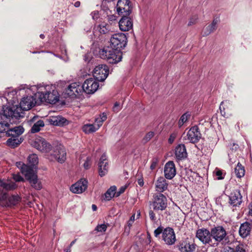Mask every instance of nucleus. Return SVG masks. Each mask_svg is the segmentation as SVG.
Here are the masks:
<instances>
[{
	"label": "nucleus",
	"instance_id": "obj_30",
	"mask_svg": "<svg viewBox=\"0 0 252 252\" xmlns=\"http://www.w3.org/2000/svg\"><path fill=\"white\" fill-rule=\"evenodd\" d=\"M66 120L60 116L51 117L49 120V123L54 126H63L65 123Z\"/></svg>",
	"mask_w": 252,
	"mask_h": 252
},
{
	"label": "nucleus",
	"instance_id": "obj_28",
	"mask_svg": "<svg viewBox=\"0 0 252 252\" xmlns=\"http://www.w3.org/2000/svg\"><path fill=\"white\" fill-rule=\"evenodd\" d=\"M112 48V50L111 52L112 53H110V58H112V59H114V61L113 62H108L110 63H117L118 62H120L122 58V53L120 52V50H118L117 49H116L115 48Z\"/></svg>",
	"mask_w": 252,
	"mask_h": 252
},
{
	"label": "nucleus",
	"instance_id": "obj_37",
	"mask_svg": "<svg viewBox=\"0 0 252 252\" xmlns=\"http://www.w3.org/2000/svg\"><path fill=\"white\" fill-rule=\"evenodd\" d=\"M44 126V123L43 121L39 120L33 125L31 129V132L32 133L38 132L40 128Z\"/></svg>",
	"mask_w": 252,
	"mask_h": 252
},
{
	"label": "nucleus",
	"instance_id": "obj_14",
	"mask_svg": "<svg viewBox=\"0 0 252 252\" xmlns=\"http://www.w3.org/2000/svg\"><path fill=\"white\" fill-rule=\"evenodd\" d=\"M201 136V134L198 126H195L190 128L186 135L184 137V139L188 140L191 143H195L199 140Z\"/></svg>",
	"mask_w": 252,
	"mask_h": 252
},
{
	"label": "nucleus",
	"instance_id": "obj_5",
	"mask_svg": "<svg viewBox=\"0 0 252 252\" xmlns=\"http://www.w3.org/2000/svg\"><path fill=\"white\" fill-rule=\"evenodd\" d=\"M154 200L151 205L155 211H163L167 207V199L162 193H156L154 196Z\"/></svg>",
	"mask_w": 252,
	"mask_h": 252
},
{
	"label": "nucleus",
	"instance_id": "obj_13",
	"mask_svg": "<svg viewBox=\"0 0 252 252\" xmlns=\"http://www.w3.org/2000/svg\"><path fill=\"white\" fill-rule=\"evenodd\" d=\"M162 239L166 245H173L176 241L173 229L171 227L164 228L162 232Z\"/></svg>",
	"mask_w": 252,
	"mask_h": 252
},
{
	"label": "nucleus",
	"instance_id": "obj_54",
	"mask_svg": "<svg viewBox=\"0 0 252 252\" xmlns=\"http://www.w3.org/2000/svg\"><path fill=\"white\" fill-rule=\"evenodd\" d=\"M158 163V160L157 159H153L152 161L151 165L150 166V168L152 170L154 169L157 166Z\"/></svg>",
	"mask_w": 252,
	"mask_h": 252
},
{
	"label": "nucleus",
	"instance_id": "obj_21",
	"mask_svg": "<svg viewBox=\"0 0 252 252\" xmlns=\"http://www.w3.org/2000/svg\"><path fill=\"white\" fill-rule=\"evenodd\" d=\"M175 154L177 161L185 159L187 157V152L184 144H179L175 148Z\"/></svg>",
	"mask_w": 252,
	"mask_h": 252
},
{
	"label": "nucleus",
	"instance_id": "obj_34",
	"mask_svg": "<svg viewBox=\"0 0 252 252\" xmlns=\"http://www.w3.org/2000/svg\"><path fill=\"white\" fill-rule=\"evenodd\" d=\"M98 129V126H95V125L86 124L82 127V130L86 134H89L96 131Z\"/></svg>",
	"mask_w": 252,
	"mask_h": 252
},
{
	"label": "nucleus",
	"instance_id": "obj_10",
	"mask_svg": "<svg viewBox=\"0 0 252 252\" xmlns=\"http://www.w3.org/2000/svg\"><path fill=\"white\" fill-rule=\"evenodd\" d=\"M196 237L203 244L212 245V238L211 231H210L208 229L205 228L198 229L196 232Z\"/></svg>",
	"mask_w": 252,
	"mask_h": 252
},
{
	"label": "nucleus",
	"instance_id": "obj_63",
	"mask_svg": "<svg viewBox=\"0 0 252 252\" xmlns=\"http://www.w3.org/2000/svg\"><path fill=\"white\" fill-rule=\"evenodd\" d=\"M227 102V101H222L220 103V112H221V113L222 114V110H221V108L222 107V105L224 103H226Z\"/></svg>",
	"mask_w": 252,
	"mask_h": 252
},
{
	"label": "nucleus",
	"instance_id": "obj_20",
	"mask_svg": "<svg viewBox=\"0 0 252 252\" xmlns=\"http://www.w3.org/2000/svg\"><path fill=\"white\" fill-rule=\"evenodd\" d=\"M108 163L106 156L105 154H103L98 163V171L99 174L101 177L104 176L107 174L108 170Z\"/></svg>",
	"mask_w": 252,
	"mask_h": 252
},
{
	"label": "nucleus",
	"instance_id": "obj_62",
	"mask_svg": "<svg viewBox=\"0 0 252 252\" xmlns=\"http://www.w3.org/2000/svg\"><path fill=\"white\" fill-rule=\"evenodd\" d=\"M74 6L76 7H78L80 6V2L79 1H76L75 3H74Z\"/></svg>",
	"mask_w": 252,
	"mask_h": 252
},
{
	"label": "nucleus",
	"instance_id": "obj_6",
	"mask_svg": "<svg viewBox=\"0 0 252 252\" xmlns=\"http://www.w3.org/2000/svg\"><path fill=\"white\" fill-rule=\"evenodd\" d=\"M126 35L123 33L114 34L110 39L111 47L120 51L126 46Z\"/></svg>",
	"mask_w": 252,
	"mask_h": 252
},
{
	"label": "nucleus",
	"instance_id": "obj_39",
	"mask_svg": "<svg viewBox=\"0 0 252 252\" xmlns=\"http://www.w3.org/2000/svg\"><path fill=\"white\" fill-rule=\"evenodd\" d=\"M20 197L17 194L12 195L8 198L9 205H15L20 202Z\"/></svg>",
	"mask_w": 252,
	"mask_h": 252
},
{
	"label": "nucleus",
	"instance_id": "obj_9",
	"mask_svg": "<svg viewBox=\"0 0 252 252\" xmlns=\"http://www.w3.org/2000/svg\"><path fill=\"white\" fill-rule=\"evenodd\" d=\"M109 72L108 67L105 64H99L93 71V76L98 81H103Z\"/></svg>",
	"mask_w": 252,
	"mask_h": 252
},
{
	"label": "nucleus",
	"instance_id": "obj_23",
	"mask_svg": "<svg viewBox=\"0 0 252 252\" xmlns=\"http://www.w3.org/2000/svg\"><path fill=\"white\" fill-rule=\"evenodd\" d=\"M168 184L163 177H160L156 182L155 189L158 193H161L167 189Z\"/></svg>",
	"mask_w": 252,
	"mask_h": 252
},
{
	"label": "nucleus",
	"instance_id": "obj_48",
	"mask_svg": "<svg viewBox=\"0 0 252 252\" xmlns=\"http://www.w3.org/2000/svg\"><path fill=\"white\" fill-rule=\"evenodd\" d=\"M122 109L119 102H116L113 108V111L115 112H119Z\"/></svg>",
	"mask_w": 252,
	"mask_h": 252
},
{
	"label": "nucleus",
	"instance_id": "obj_1",
	"mask_svg": "<svg viewBox=\"0 0 252 252\" xmlns=\"http://www.w3.org/2000/svg\"><path fill=\"white\" fill-rule=\"evenodd\" d=\"M33 146L39 151L46 154V158L51 161L63 163L66 160V152L61 145L52 147L44 139H37L32 143Z\"/></svg>",
	"mask_w": 252,
	"mask_h": 252
},
{
	"label": "nucleus",
	"instance_id": "obj_58",
	"mask_svg": "<svg viewBox=\"0 0 252 252\" xmlns=\"http://www.w3.org/2000/svg\"><path fill=\"white\" fill-rule=\"evenodd\" d=\"M222 173L220 171H218L216 172V175L218 176V179H222L223 177L221 176Z\"/></svg>",
	"mask_w": 252,
	"mask_h": 252
},
{
	"label": "nucleus",
	"instance_id": "obj_18",
	"mask_svg": "<svg viewBox=\"0 0 252 252\" xmlns=\"http://www.w3.org/2000/svg\"><path fill=\"white\" fill-rule=\"evenodd\" d=\"M128 15H123L122 18L119 22L120 29L122 31H128L133 26L131 19L127 17Z\"/></svg>",
	"mask_w": 252,
	"mask_h": 252
},
{
	"label": "nucleus",
	"instance_id": "obj_27",
	"mask_svg": "<svg viewBox=\"0 0 252 252\" xmlns=\"http://www.w3.org/2000/svg\"><path fill=\"white\" fill-rule=\"evenodd\" d=\"M111 50V47H106L100 50L99 52L100 57L103 60H106L108 62H113L114 59H112L110 56V53H112Z\"/></svg>",
	"mask_w": 252,
	"mask_h": 252
},
{
	"label": "nucleus",
	"instance_id": "obj_19",
	"mask_svg": "<svg viewBox=\"0 0 252 252\" xmlns=\"http://www.w3.org/2000/svg\"><path fill=\"white\" fill-rule=\"evenodd\" d=\"M242 196L238 190H234L229 196V203L233 206H239L242 203Z\"/></svg>",
	"mask_w": 252,
	"mask_h": 252
},
{
	"label": "nucleus",
	"instance_id": "obj_16",
	"mask_svg": "<svg viewBox=\"0 0 252 252\" xmlns=\"http://www.w3.org/2000/svg\"><path fill=\"white\" fill-rule=\"evenodd\" d=\"M87 187L88 181L85 179H81L77 182L72 185L70 189L74 193H81L87 189Z\"/></svg>",
	"mask_w": 252,
	"mask_h": 252
},
{
	"label": "nucleus",
	"instance_id": "obj_8",
	"mask_svg": "<svg viewBox=\"0 0 252 252\" xmlns=\"http://www.w3.org/2000/svg\"><path fill=\"white\" fill-rule=\"evenodd\" d=\"M30 89L26 85H22L18 89L13 90L7 93V101L8 103H11L13 105L18 100V95L23 94L24 93H28L27 90Z\"/></svg>",
	"mask_w": 252,
	"mask_h": 252
},
{
	"label": "nucleus",
	"instance_id": "obj_50",
	"mask_svg": "<svg viewBox=\"0 0 252 252\" xmlns=\"http://www.w3.org/2000/svg\"><path fill=\"white\" fill-rule=\"evenodd\" d=\"M126 186H122L119 189V190L116 192V197L120 196L122 193L125 192L126 189Z\"/></svg>",
	"mask_w": 252,
	"mask_h": 252
},
{
	"label": "nucleus",
	"instance_id": "obj_59",
	"mask_svg": "<svg viewBox=\"0 0 252 252\" xmlns=\"http://www.w3.org/2000/svg\"><path fill=\"white\" fill-rule=\"evenodd\" d=\"M137 182H138V185L140 186V187H142L144 185V182H143V180L142 179H139L137 181Z\"/></svg>",
	"mask_w": 252,
	"mask_h": 252
},
{
	"label": "nucleus",
	"instance_id": "obj_45",
	"mask_svg": "<svg viewBox=\"0 0 252 252\" xmlns=\"http://www.w3.org/2000/svg\"><path fill=\"white\" fill-rule=\"evenodd\" d=\"M12 178L15 182H21L24 181V178L19 174H13L12 175Z\"/></svg>",
	"mask_w": 252,
	"mask_h": 252
},
{
	"label": "nucleus",
	"instance_id": "obj_55",
	"mask_svg": "<svg viewBox=\"0 0 252 252\" xmlns=\"http://www.w3.org/2000/svg\"><path fill=\"white\" fill-rule=\"evenodd\" d=\"M84 168L86 169H88L90 166V159L89 158H87L86 160L83 165Z\"/></svg>",
	"mask_w": 252,
	"mask_h": 252
},
{
	"label": "nucleus",
	"instance_id": "obj_7",
	"mask_svg": "<svg viewBox=\"0 0 252 252\" xmlns=\"http://www.w3.org/2000/svg\"><path fill=\"white\" fill-rule=\"evenodd\" d=\"M212 239H214L218 245L219 243L226 242L228 240L226 232L221 226H218L211 228Z\"/></svg>",
	"mask_w": 252,
	"mask_h": 252
},
{
	"label": "nucleus",
	"instance_id": "obj_56",
	"mask_svg": "<svg viewBox=\"0 0 252 252\" xmlns=\"http://www.w3.org/2000/svg\"><path fill=\"white\" fill-rule=\"evenodd\" d=\"M223 252H235L234 249L230 247H226L224 248Z\"/></svg>",
	"mask_w": 252,
	"mask_h": 252
},
{
	"label": "nucleus",
	"instance_id": "obj_60",
	"mask_svg": "<svg viewBox=\"0 0 252 252\" xmlns=\"http://www.w3.org/2000/svg\"><path fill=\"white\" fill-rule=\"evenodd\" d=\"M197 18H195L193 20V19H191L188 24L189 26H190L195 23Z\"/></svg>",
	"mask_w": 252,
	"mask_h": 252
},
{
	"label": "nucleus",
	"instance_id": "obj_57",
	"mask_svg": "<svg viewBox=\"0 0 252 252\" xmlns=\"http://www.w3.org/2000/svg\"><path fill=\"white\" fill-rule=\"evenodd\" d=\"M98 117L100 118L102 122H104L107 119V115L105 113H103Z\"/></svg>",
	"mask_w": 252,
	"mask_h": 252
},
{
	"label": "nucleus",
	"instance_id": "obj_17",
	"mask_svg": "<svg viewBox=\"0 0 252 252\" xmlns=\"http://www.w3.org/2000/svg\"><path fill=\"white\" fill-rule=\"evenodd\" d=\"M164 176L166 179L171 180L173 179L176 174L175 165L173 161L166 162L164 167Z\"/></svg>",
	"mask_w": 252,
	"mask_h": 252
},
{
	"label": "nucleus",
	"instance_id": "obj_32",
	"mask_svg": "<svg viewBox=\"0 0 252 252\" xmlns=\"http://www.w3.org/2000/svg\"><path fill=\"white\" fill-rule=\"evenodd\" d=\"M23 141V139L15 136H11L9 138L7 141V145L11 148H15L17 147Z\"/></svg>",
	"mask_w": 252,
	"mask_h": 252
},
{
	"label": "nucleus",
	"instance_id": "obj_43",
	"mask_svg": "<svg viewBox=\"0 0 252 252\" xmlns=\"http://www.w3.org/2000/svg\"><path fill=\"white\" fill-rule=\"evenodd\" d=\"M235 252H246V246L243 244H239L234 249Z\"/></svg>",
	"mask_w": 252,
	"mask_h": 252
},
{
	"label": "nucleus",
	"instance_id": "obj_22",
	"mask_svg": "<svg viewBox=\"0 0 252 252\" xmlns=\"http://www.w3.org/2000/svg\"><path fill=\"white\" fill-rule=\"evenodd\" d=\"M252 225L249 222H245L242 223L240 226L239 233L240 236L244 238L248 236L252 231Z\"/></svg>",
	"mask_w": 252,
	"mask_h": 252
},
{
	"label": "nucleus",
	"instance_id": "obj_64",
	"mask_svg": "<svg viewBox=\"0 0 252 252\" xmlns=\"http://www.w3.org/2000/svg\"><path fill=\"white\" fill-rule=\"evenodd\" d=\"M92 208L94 211H95L97 210V206L94 204L92 205Z\"/></svg>",
	"mask_w": 252,
	"mask_h": 252
},
{
	"label": "nucleus",
	"instance_id": "obj_46",
	"mask_svg": "<svg viewBox=\"0 0 252 252\" xmlns=\"http://www.w3.org/2000/svg\"><path fill=\"white\" fill-rule=\"evenodd\" d=\"M164 229H163V227L161 226H159L158 228L155 230L154 233V235L156 237H158L159 234L161 233L162 234V232Z\"/></svg>",
	"mask_w": 252,
	"mask_h": 252
},
{
	"label": "nucleus",
	"instance_id": "obj_11",
	"mask_svg": "<svg viewBox=\"0 0 252 252\" xmlns=\"http://www.w3.org/2000/svg\"><path fill=\"white\" fill-rule=\"evenodd\" d=\"M83 93L82 85L79 82H74L70 84L64 90L65 95L70 97H76Z\"/></svg>",
	"mask_w": 252,
	"mask_h": 252
},
{
	"label": "nucleus",
	"instance_id": "obj_52",
	"mask_svg": "<svg viewBox=\"0 0 252 252\" xmlns=\"http://www.w3.org/2000/svg\"><path fill=\"white\" fill-rule=\"evenodd\" d=\"M7 197V194L1 190H0V201L5 200Z\"/></svg>",
	"mask_w": 252,
	"mask_h": 252
},
{
	"label": "nucleus",
	"instance_id": "obj_24",
	"mask_svg": "<svg viewBox=\"0 0 252 252\" xmlns=\"http://www.w3.org/2000/svg\"><path fill=\"white\" fill-rule=\"evenodd\" d=\"M196 248V245L189 243L188 240L180 242L179 249L181 252H193Z\"/></svg>",
	"mask_w": 252,
	"mask_h": 252
},
{
	"label": "nucleus",
	"instance_id": "obj_35",
	"mask_svg": "<svg viewBox=\"0 0 252 252\" xmlns=\"http://www.w3.org/2000/svg\"><path fill=\"white\" fill-rule=\"evenodd\" d=\"M116 187L111 186L104 194L105 199L106 200H110L115 195H116Z\"/></svg>",
	"mask_w": 252,
	"mask_h": 252
},
{
	"label": "nucleus",
	"instance_id": "obj_42",
	"mask_svg": "<svg viewBox=\"0 0 252 252\" xmlns=\"http://www.w3.org/2000/svg\"><path fill=\"white\" fill-rule=\"evenodd\" d=\"M155 135V133L153 131H150L148 132L145 136L143 137L142 141L144 143H146L149 141Z\"/></svg>",
	"mask_w": 252,
	"mask_h": 252
},
{
	"label": "nucleus",
	"instance_id": "obj_44",
	"mask_svg": "<svg viewBox=\"0 0 252 252\" xmlns=\"http://www.w3.org/2000/svg\"><path fill=\"white\" fill-rule=\"evenodd\" d=\"M107 225L105 224H102L100 225H98L95 230L98 232H103L106 230Z\"/></svg>",
	"mask_w": 252,
	"mask_h": 252
},
{
	"label": "nucleus",
	"instance_id": "obj_47",
	"mask_svg": "<svg viewBox=\"0 0 252 252\" xmlns=\"http://www.w3.org/2000/svg\"><path fill=\"white\" fill-rule=\"evenodd\" d=\"M103 123V122L98 117L95 119V122L93 124L95 125V126H98L99 128L102 126Z\"/></svg>",
	"mask_w": 252,
	"mask_h": 252
},
{
	"label": "nucleus",
	"instance_id": "obj_12",
	"mask_svg": "<svg viewBox=\"0 0 252 252\" xmlns=\"http://www.w3.org/2000/svg\"><path fill=\"white\" fill-rule=\"evenodd\" d=\"M82 86L83 92H84L88 94H92L97 90L99 84L95 79L91 78L86 80Z\"/></svg>",
	"mask_w": 252,
	"mask_h": 252
},
{
	"label": "nucleus",
	"instance_id": "obj_38",
	"mask_svg": "<svg viewBox=\"0 0 252 252\" xmlns=\"http://www.w3.org/2000/svg\"><path fill=\"white\" fill-rule=\"evenodd\" d=\"M190 114L188 112L182 115L178 122L179 126L181 127L190 118Z\"/></svg>",
	"mask_w": 252,
	"mask_h": 252
},
{
	"label": "nucleus",
	"instance_id": "obj_49",
	"mask_svg": "<svg viewBox=\"0 0 252 252\" xmlns=\"http://www.w3.org/2000/svg\"><path fill=\"white\" fill-rule=\"evenodd\" d=\"M91 16L92 17L93 19L94 20H96L99 18V12L98 11H94L91 13Z\"/></svg>",
	"mask_w": 252,
	"mask_h": 252
},
{
	"label": "nucleus",
	"instance_id": "obj_61",
	"mask_svg": "<svg viewBox=\"0 0 252 252\" xmlns=\"http://www.w3.org/2000/svg\"><path fill=\"white\" fill-rule=\"evenodd\" d=\"M174 138V136H173L172 135H170V138H169V143H172L173 142Z\"/></svg>",
	"mask_w": 252,
	"mask_h": 252
},
{
	"label": "nucleus",
	"instance_id": "obj_33",
	"mask_svg": "<svg viewBox=\"0 0 252 252\" xmlns=\"http://www.w3.org/2000/svg\"><path fill=\"white\" fill-rule=\"evenodd\" d=\"M0 186L7 190H13L17 188V185L15 183L8 181L0 180Z\"/></svg>",
	"mask_w": 252,
	"mask_h": 252
},
{
	"label": "nucleus",
	"instance_id": "obj_29",
	"mask_svg": "<svg viewBox=\"0 0 252 252\" xmlns=\"http://www.w3.org/2000/svg\"><path fill=\"white\" fill-rule=\"evenodd\" d=\"M218 22V20L217 19H214L211 24L203 29L202 32L203 35L207 36L214 32L217 29Z\"/></svg>",
	"mask_w": 252,
	"mask_h": 252
},
{
	"label": "nucleus",
	"instance_id": "obj_2",
	"mask_svg": "<svg viewBox=\"0 0 252 252\" xmlns=\"http://www.w3.org/2000/svg\"><path fill=\"white\" fill-rule=\"evenodd\" d=\"M28 161L31 165H27L21 162L16 163V166L20 168V171L26 179L29 182L31 186L37 190L42 189L41 182L38 180L37 175L34 169V166L38 162L36 155L32 154L28 157Z\"/></svg>",
	"mask_w": 252,
	"mask_h": 252
},
{
	"label": "nucleus",
	"instance_id": "obj_41",
	"mask_svg": "<svg viewBox=\"0 0 252 252\" xmlns=\"http://www.w3.org/2000/svg\"><path fill=\"white\" fill-rule=\"evenodd\" d=\"M102 9L104 10V11H105L106 12V14L107 15V17H108V20L109 21V22H113V21H115L116 20V19H117V17L116 16L114 15L113 14H109V13H111V12L107 8H102Z\"/></svg>",
	"mask_w": 252,
	"mask_h": 252
},
{
	"label": "nucleus",
	"instance_id": "obj_25",
	"mask_svg": "<svg viewBox=\"0 0 252 252\" xmlns=\"http://www.w3.org/2000/svg\"><path fill=\"white\" fill-rule=\"evenodd\" d=\"M4 132L8 136H15L19 137L24 132V128L22 126H15L13 128L10 127V125L8 124V128Z\"/></svg>",
	"mask_w": 252,
	"mask_h": 252
},
{
	"label": "nucleus",
	"instance_id": "obj_3",
	"mask_svg": "<svg viewBox=\"0 0 252 252\" xmlns=\"http://www.w3.org/2000/svg\"><path fill=\"white\" fill-rule=\"evenodd\" d=\"M36 90L31 91L27 95L23 96L20 103V106L16 105L13 106V109H7L4 110L5 115L12 116V118L18 119L24 116V111H28L33 107L36 103L35 98L33 95H36L34 92Z\"/></svg>",
	"mask_w": 252,
	"mask_h": 252
},
{
	"label": "nucleus",
	"instance_id": "obj_53",
	"mask_svg": "<svg viewBox=\"0 0 252 252\" xmlns=\"http://www.w3.org/2000/svg\"><path fill=\"white\" fill-rule=\"evenodd\" d=\"M149 217H150V219L152 220L155 221L156 220V219L155 214L154 213V211L153 210H150L149 212Z\"/></svg>",
	"mask_w": 252,
	"mask_h": 252
},
{
	"label": "nucleus",
	"instance_id": "obj_40",
	"mask_svg": "<svg viewBox=\"0 0 252 252\" xmlns=\"http://www.w3.org/2000/svg\"><path fill=\"white\" fill-rule=\"evenodd\" d=\"M8 128V122L4 119L1 120L0 118V132H4Z\"/></svg>",
	"mask_w": 252,
	"mask_h": 252
},
{
	"label": "nucleus",
	"instance_id": "obj_31",
	"mask_svg": "<svg viewBox=\"0 0 252 252\" xmlns=\"http://www.w3.org/2000/svg\"><path fill=\"white\" fill-rule=\"evenodd\" d=\"M97 28L101 34H107L113 32L111 26L104 22L99 24Z\"/></svg>",
	"mask_w": 252,
	"mask_h": 252
},
{
	"label": "nucleus",
	"instance_id": "obj_36",
	"mask_svg": "<svg viewBox=\"0 0 252 252\" xmlns=\"http://www.w3.org/2000/svg\"><path fill=\"white\" fill-rule=\"evenodd\" d=\"M234 172L235 175L238 178H241L245 175V170L244 167L239 162L237 163V166L235 168Z\"/></svg>",
	"mask_w": 252,
	"mask_h": 252
},
{
	"label": "nucleus",
	"instance_id": "obj_26",
	"mask_svg": "<svg viewBox=\"0 0 252 252\" xmlns=\"http://www.w3.org/2000/svg\"><path fill=\"white\" fill-rule=\"evenodd\" d=\"M8 102L7 101V98L6 96H0V107H1L3 110V114H1L0 115V118H1V120L4 119L7 121L10 118H12V116L5 115L4 113V110L6 109H13V107H10L8 106H6V104Z\"/></svg>",
	"mask_w": 252,
	"mask_h": 252
},
{
	"label": "nucleus",
	"instance_id": "obj_51",
	"mask_svg": "<svg viewBox=\"0 0 252 252\" xmlns=\"http://www.w3.org/2000/svg\"><path fill=\"white\" fill-rule=\"evenodd\" d=\"M134 220H135V214H133L130 217V219L127 221V225L129 227H130L132 226V223L134 222Z\"/></svg>",
	"mask_w": 252,
	"mask_h": 252
},
{
	"label": "nucleus",
	"instance_id": "obj_15",
	"mask_svg": "<svg viewBox=\"0 0 252 252\" xmlns=\"http://www.w3.org/2000/svg\"><path fill=\"white\" fill-rule=\"evenodd\" d=\"M129 0H118L117 4V11L119 15H129L131 12V8Z\"/></svg>",
	"mask_w": 252,
	"mask_h": 252
},
{
	"label": "nucleus",
	"instance_id": "obj_4",
	"mask_svg": "<svg viewBox=\"0 0 252 252\" xmlns=\"http://www.w3.org/2000/svg\"><path fill=\"white\" fill-rule=\"evenodd\" d=\"M36 90V96L38 97L41 102L55 104L59 100V94L54 85H38L32 86L28 89V92Z\"/></svg>",
	"mask_w": 252,
	"mask_h": 252
}]
</instances>
